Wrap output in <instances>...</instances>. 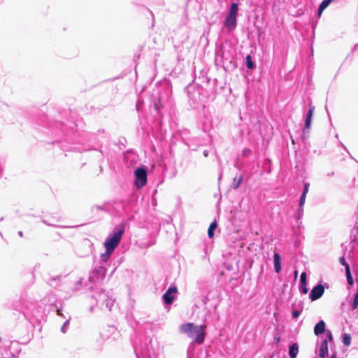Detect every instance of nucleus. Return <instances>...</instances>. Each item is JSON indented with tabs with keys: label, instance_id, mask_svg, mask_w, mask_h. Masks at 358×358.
<instances>
[{
	"label": "nucleus",
	"instance_id": "obj_1",
	"mask_svg": "<svg viewBox=\"0 0 358 358\" xmlns=\"http://www.w3.org/2000/svg\"><path fill=\"white\" fill-rule=\"evenodd\" d=\"M205 329L206 325H196L191 322L182 324L180 327V332L186 334L193 340L191 345H201L204 342L206 337Z\"/></svg>",
	"mask_w": 358,
	"mask_h": 358
},
{
	"label": "nucleus",
	"instance_id": "obj_2",
	"mask_svg": "<svg viewBox=\"0 0 358 358\" xmlns=\"http://www.w3.org/2000/svg\"><path fill=\"white\" fill-rule=\"evenodd\" d=\"M124 230L125 227L123 224H119L114 228L113 232L105 240L104 247L106 250L112 252L115 250L122 239Z\"/></svg>",
	"mask_w": 358,
	"mask_h": 358
},
{
	"label": "nucleus",
	"instance_id": "obj_3",
	"mask_svg": "<svg viewBox=\"0 0 358 358\" xmlns=\"http://www.w3.org/2000/svg\"><path fill=\"white\" fill-rule=\"evenodd\" d=\"M92 298L96 300L97 304L100 306L101 308L103 309L105 307L108 310H111L115 302V299L113 296L104 290H100L99 292H96L92 296Z\"/></svg>",
	"mask_w": 358,
	"mask_h": 358
},
{
	"label": "nucleus",
	"instance_id": "obj_4",
	"mask_svg": "<svg viewBox=\"0 0 358 358\" xmlns=\"http://www.w3.org/2000/svg\"><path fill=\"white\" fill-rule=\"evenodd\" d=\"M134 348L137 357H138V355L140 353L145 357L151 358L155 354L153 347L151 344V339L150 338H146L145 344L143 345L141 344L139 346L134 345Z\"/></svg>",
	"mask_w": 358,
	"mask_h": 358
},
{
	"label": "nucleus",
	"instance_id": "obj_5",
	"mask_svg": "<svg viewBox=\"0 0 358 358\" xmlns=\"http://www.w3.org/2000/svg\"><path fill=\"white\" fill-rule=\"evenodd\" d=\"M134 184L137 189H141L147 183V171L144 167L137 168L134 171Z\"/></svg>",
	"mask_w": 358,
	"mask_h": 358
},
{
	"label": "nucleus",
	"instance_id": "obj_6",
	"mask_svg": "<svg viewBox=\"0 0 358 358\" xmlns=\"http://www.w3.org/2000/svg\"><path fill=\"white\" fill-rule=\"evenodd\" d=\"M106 272L105 265H100L96 267L89 276V280L91 282L96 283L101 281L104 278Z\"/></svg>",
	"mask_w": 358,
	"mask_h": 358
},
{
	"label": "nucleus",
	"instance_id": "obj_7",
	"mask_svg": "<svg viewBox=\"0 0 358 358\" xmlns=\"http://www.w3.org/2000/svg\"><path fill=\"white\" fill-rule=\"evenodd\" d=\"M324 292V286L322 283H318L313 287L309 294V299L312 301H316L322 297Z\"/></svg>",
	"mask_w": 358,
	"mask_h": 358
},
{
	"label": "nucleus",
	"instance_id": "obj_8",
	"mask_svg": "<svg viewBox=\"0 0 358 358\" xmlns=\"http://www.w3.org/2000/svg\"><path fill=\"white\" fill-rule=\"evenodd\" d=\"M176 292L177 287L176 286L170 287L162 296L164 303L167 305L171 304L175 299L174 294Z\"/></svg>",
	"mask_w": 358,
	"mask_h": 358
},
{
	"label": "nucleus",
	"instance_id": "obj_9",
	"mask_svg": "<svg viewBox=\"0 0 358 358\" xmlns=\"http://www.w3.org/2000/svg\"><path fill=\"white\" fill-rule=\"evenodd\" d=\"M224 26L229 32L233 31L237 26V17L227 15L224 20Z\"/></svg>",
	"mask_w": 358,
	"mask_h": 358
},
{
	"label": "nucleus",
	"instance_id": "obj_10",
	"mask_svg": "<svg viewBox=\"0 0 358 358\" xmlns=\"http://www.w3.org/2000/svg\"><path fill=\"white\" fill-rule=\"evenodd\" d=\"M315 107L311 104L309 105L308 110L305 118V122L303 128V133L305 134L306 130H308L311 125L312 118L314 113Z\"/></svg>",
	"mask_w": 358,
	"mask_h": 358
},
{
	"label": "nucleus",
	"instance_id": "obj_11",
	"mask_svg": "<svg viewBox=\"0 0 358 358\" xmlns=\"http://www.w3.org/2000/svg\"><path fill=\"white\" fill-rule=\"evenodd\" d=\"M299 290L302 294H307L308 289L307 287V275L306 272H302L300 276Z\"/></svg>",
	"mask_w": 358,
	"mask_h": 358
},
{
	"label": "nucleus",
	"instance_id": "obj_12",
	"mask_svg": "<svg viewBox=\"0 0 358 358\" xmlns=\"http://www.w3.org/2000/svg\"><path fill=\"white\" fill-rule=\"evenodd\" d=\"M62 276L56 275V276H50L49 278L46 280L47 283L53 288H57L62 285Z\"/></svg>",
	"mask_w": 358,
	"mask_h": 358
},
{
	"label": "nucleus",
	"instance_id": "obj_13",
	"mask_svg": "<svg viewBox=\"0 0 358 358\" xmlns=\"http://www.w3.org/2000/svg\"><path fill=\"white\" fill-rule=\"evenodd\" d=\"M328 354V340L324 339L322 341L319 349V355L320 358H326Z\"/></svg>",
	"mask_w": 358,
	"mask_h": 358
},
{
	"label": "nucleus",
	"instance_id": "obj_14",
	"mask_svg": "<svg viewBox=\"0 0 358 358\" xmlns=\"http://www.w3.org/2000/svg\"><path fill=\"white\" fill-rule=\"evenodd\" d=\"M273 264H274L275 271L277 273H279L282 269V266H281V257H280V255L278 252H274Z\"/></svg>",
	"mask_w": 358,
	"mask_h": 358
},
{
	"label": "nucleus",
	"instance_id": "obj_15",
	"mask_svg": "<svg viewBox=\"0 0 358 358\" xmlns=\"http://www.w3.org/2000/svg\"><path fill=\"white\" fill-rule=\"evenodd\" d=\"M325 322L323 320H320L314 327V334L319 336L325 332Z\"/></svg>",
	"mask_w": 358,
	"mask_h": 358
},
{
	"label": "nucleus",
	"instance_id": "obj_16",
	"mask_svg": "<svg viewBox=\"0 0 358 358\" xmlns=\"http://www.w3.org/2000/svg\"><path fill=\"white\" fill-rule=\"evenodd\" d=\"M299 352V345L296 343L292 344L289 347V355L290 358H296Z\"/></svg>",
	"mask_w": 358,
	"mask_h": 358
},
{
	"label": "nucleus",
	"instance_id": "obj_17",
	"mask_svg": "<svg viewBox=\"0 0 358 358\" xmlns=\"http://www.w3.org/2000/svg\"><path fill=\"white\" fill-rule=\"evenodd\" d=\"M200 88L194 90L192 92H189V96L193 99L195 102L202 101V99L200 97Z\"/></svg>",
	"mask_w": 358,
	"mask_h": 358
},
{
	"label": "nucleus",
	"instance_id": "obj_18",
	"mask_svg": "<svg viewBox=\"0 0 358 358\" xmlns=\"http://www.w3.org/2000/svg\"><path fill=\"white\" fill-rule=\"evenodd\" d=\"M238 12V3L235 2L231 3L227 15L237 17Z\"/></svg>",
	"mask_w": 358,
	"mask_h": 358
},
{
	"label": "nucleus",
	"instance_id": "obj_19",
	"mask_svg": "<svg viewBox=\"0 0 358 358\" xmlns=\"http://www.w3.org/2000/svg\"><path fill=\"white\" fill-rule=\"evenodd\" d=\"M112 253V251H108L107 250H106L105 253L101 255V265H106L107 264Z\"/></svg>",
	"mask_w": 358,
	"mask_h": 358
},
{
	"label": "nucleus",
	"instance_id": "obj_20",
	"mask_svg": "<svg viewBox=\"0 0 358 358\" xmlns=\"http://www.w3.org/2000/svg\"><path fill=\"white\" fill-rule=\"evenodd\" d=\"M217 227V224L215 221L213 222L208 229V236L209 238H212L214 236V231Z\"/></svg>",
	"mask_w": 358,
	"mask_h": 358
},
{
	"label": "nucleus",
	"instance_id": "obj_21",
	"mask_svg": "<svg viewBox=\"0 0 358 358\" xmlns=\"http://www.w3.org/2000/svg\"><path fill=\"white\" fill-rule=\"evenodd\" d=\"M243 180V175H241L238 179L236 178H235L234 179L233 182L231 183V187L234 189H238L239 187V186L241 185Z\"/></svg>",
	"mask_w": 358,
	"mask_h": 358
},
{
	"label": "nucleus",
	"instance_id": "obj_22",
	"mask_svg": "<svg viewBox=\"0 0 358 358\" xmlns=\"http://www.w3.org/2000/svg\"><path fill=\"white\" fill-rule=\"evenodd\" d=\"M246 61H245V64H246V66L248 69H254L256 66L255 62L252 61V57L248 55L246 56V58H245Z\"/></svg>",
	"mask_w": 358,
	"mask_h": 358
},
{
	"label": "nucleus",
	"instance_id": "obj_23",
	"mask_svg": "<svg viewBox=\"0 0 358 358\" xmlns=\"http://www.w3.org/2000/svg\"><path fill=\"white\" fill-rule=\"evenodd\" d=\"M343 343L345 346H349L351 343V336L348 334H344L342 339Z\"/></svg>",
	"mask_w": 358,
	"mask_h": 358
},
{
	"label": "nucleus",
	"instance_id": "obj_24",
	"mask_svg": "<svg viewBox=\"0 0 358 358\" xmlns=\"http://www.w3.org/2000/svg\"><path fill=\"white\" fill-rule=\"evenodd\" d=\"M47 298H48L47 303L50 306L53 305L57 301L56 296L52 293L50 294Z\"/></svg>",
	"mask_w": 358,
	"mask_h": 358
},
{
	"label": "nucleus",
	"instance_id": "obj_25",
	"mask_svg": "<svg viewBox=\"0 0 358 358\" xmlns=\"http://www.w3.org/2000/svg\"><path fill=\"white\" fill-rule=\"evenodd\" d=\"M346 273V278H347V282L348 285H352L354 283L353 278L351 275L350 270L347 269V271H345Z\"/></svg>",
	"mask_w": 358,
	"mask_h": 358
},
{
	"label": "nucleus",
	"instance_id": "obj_26",
	"mask_svg": "<svg viewBox=\"0 0 358 358\" xmlns=\"http://www.w3.org/2000/svg\"><path fill=\"white\" fill-rule=\"evenodd\" d=\"M339 262L341 265L345 266V271H347V269L350 270V265L345 261V257H340Z\"/></svg>",
	"mask_w": 358,
	"mask_h": 358
},
{
	"label": "nucleus",
	"instance_id": "obj_27",
	"mask_svg": "<svg viewBox=\"0 0 358 358\" xmlns=\"http://www.w3.org/2000/svg\"><path fill=\"white\" fill-rule=\"evenodd\" d=\"M303 215V206L300 207V206H299V209H298V211L296 213L297 220L299 221L302 218Z\"/></svg>",
	"mask_w": 358,
	"mask_h": 358
},
{
	"label": "nucleus",
	"instance_id": "obj_28",
	"mask_svg": "<svg viewBox=\"0 0 358 358\" xmlns=\"http://www.w3.org/2000/svg\"><path fill=\"white\" fill-rule=\"evenodd\" d=\"M69 320H67L62 325V327H61V331L62 333H66L67 329H68V327H69Z\"/></svg>",
	"mask_w": 358,
	"mask_h": 358
},
{
	"label": "nucleus",
	"instance_id": "obj_29",
	"mask_svg": "<svg viewBox=\"0 0 358 358\" xmlns=\"http://www.w3.org/2000/svg\"><path fill=\"white\" fill-rule=\"evenodd\" d=\"M306 194H301V196L299 199V206H300V207L303 206V205L305 203V201H306Z\"/></svg>",
	"mask_w": 358,
	"mask_h": 358
},
{
	"label": "nucleus",
	"instance_id": "obj_30",
	"mask_svg": "<svg viewBox=\"0 0 358 358\" xmlns=\"http://www.w3.org/2000/svg\"><path fill=\"white\" fill-rule=\"evenodd\" d=\"M252 153V150L249 148H245L242 152V155L243 157H249Z\"/></svg>",
	"mask_w": 358,
	"mask_h": 358
},
{
	"label": "nucleus",
	"instance_id": "obj_31",
	"mask_svg": "<svg viewBox=\"0 0 358 358\" xmlns=\"http://www.w3.org/2000/svg\"><path fill=\"white\" fill-rule=\"evenodd\" d=\"M327 338L328 342H331L333 341V335L331 331L328 330L326 333Z\"/></svg>",
	"mask_w": 358,
	"mask_h": 358
},
{
	"label": "nucleus",
	"instance_id": "obj_32",
	"mask_svg": "<svg viewBox=\"0 0 358 358\" xmlns=\"http://www.w3.org/2000/svg\"><path fill=\"white\" fill-rule=\"evenodd\" d=\"M309 186H310L309 183L306 182L304 184V187H303V192L301 194L306 195L309 190Z\"/></svg>",
	"mask_w": 358,
	"mask_h": 358
},
{
	"label": "nucleus",
	"instance_id": "obj_33",
	"mask_svg": "<svg viewBox=\"0 0 358 358\" xmlns=\"http://www.w3.org/2000/svg\"><path fill=\"white\" fill-rule=\"evenodd\" d=\"M301 314V311L298 310H294L292 313L293 318H297Z\"/></svg>",
	"mask_w": 358,
	"mask_h": 358
},
{
	"label": "nucleus",
	"instance_id": "obj_34",
	"mask_svg": "<svg viewBox=\"0 0 358 358\" xmlns=\"http://www.w3.org/2000/svg\"><path fill=\"white\" fill-rule=\"evenodd\" d=\"M351 306L352 310L356 309L358 306V299H353V301Z\"/></svg>",
	"mask_w": 358,
	"mask_h": 358
},
{
	"label": "nucleus",
	"instance_id": "obj_35",
	"mask_svg": "<svg viewBox=\"0 0 358 358\" xmlns=\"http://www.w3.org/2000/svg\"><path fill=\"white\" fill-rule=\"evenodd\" d=\"M324 8H322V7H320L319 6L318 10H317V15H318L319 17L322 15V13L324 11Z\"/></svg>",
	"mask_w": 358,
	"mask_h": 358
},
{
	"label": "nucleus",
	"instance_id": "obj_36",
	"mask_svg": "<svg viewBox=\"0 0 358 358\" xmlns=\"http://www.w3.org/2000/svg\"><path fill=\"white\" fill-rule=\"evenodd\" d=\"M141 105V101L140 100H138L137 102H136V110L138 111L140 110Z\"/></svg>",
	"mask_w": 358,
	"mask_h": 358
},
{
	"label": "nucleus",
	"instance_id": "obj_37",
	"mask_svg": "<svg viewBox=\"0 0 358 358\" xmlns=\"http://www.w3.org/2000/svg\"><path fill=\"white\" fill-rule=\"evenodd\" d=\"M42 222L45 224L46 225H48V226H55V224H54L53 223H50V222H48L47 220H43Z\"/></svg>",
	"mask_w": 358,
	"mask_h": 358
},
{
	"label": "nucleus",
	"instance_id": "obj_38",
	"mask_svg": "<svg viewBox=\"0 0 358 358\" xmlns=\"http://www.w3.org/2000/svg\"><path fill=\"white\" fill-rule=\"evenodd\" d=\"M339 143H340V145L343 147V149H344V150H345L348 154H350V152H349V151H348V148L345 146V145H344L342 142H340Z\"/></svg>",
	"mask_w": 358,
	"mask_h": 358
},
{
	"label": "nucleus",
	"instance_id": "obj_39",
	"mask_svg": "<svg viewBox=\"0 0 358 358\" xmlns=\"http://www.w3.org/2000/svg\"><path fill=\"white\" fill-rule=\"evenodd\" d=\"M155 110H156L157 113H159V107L158 103H155Z\"/></svg>",
	"mask_w": 358,
	"mask_h": 358
},
{
	"label": "nucleus",
	"instance_id": "obj_40",
	"mask_svg": "<svg viewBox=\"0 0 358 358\" xmlns=\"http://www.w3.org/2000/svg\"><path fill=\"white\" fill-rule=\"evenodd\" d=\"M94 208H96L97 210H102L103 209V208L101 206H95L93 207V209Z\"/></svg>",
	"mask_w": 358,
	"mask_h": 358
},
{
	"label": "nucleus",
	"instance_id": "obj_41",
	"mask_svg": "<svg viewBox=\"0 0 358 358\" xmlns=\"http://www.w3.org/2000/svg\"><path fill=\"white\" fill-rule=\"evenodd\" d=\"M208 150H204L203 151V156L204 157H208Z\"/></svg>",
	"mask_w": 358,
	"mask_h": 358
},
{
	"label": "nucleus",
	"instance_id": "obj_42",
	"mask_svg": "<svg viewBox=\"0 0 358 358\" xmlns=\"http://www.w3.org/2000/svg\"><path fill=\"white\" fill-rule=\"evenodd\" d=\"M298 275V271L296 270L294 271V279L296 280L297 278Z\"/></svg>",
	"mask_w": 358,
	"mask_h": 358
},
{
	"label": "nucleus",
	"instance_id": "obj_43",
	"mask_svg": "<svg viewBox=\"0 0 358 358\" xmlns=\"http://www.w3.org/2000/svg\"><path fill=\"white\" fill-rule=\"evenodd\" d=\"M18 235H19L20 237H22V236H23V232H22V231H18Z\"/></svg>",
	"mask_w": 358,
	"mask_h": 358
},
{
	"label": "nucleus",
	"instance_id": "obj_44",
	"mask_svg": "<svg viewBox=\"0 0 358 358\" xmlns=\"http://www.w3.org/2000/svg\"><path fill=\"white\" fill-rule=\"evenodd\" d=\"M354 299H358V289H357V293L355 294Z\"/></svg>",
	"mask_w": 358,
	"mask_h": 358
},
{
	"label": "nucleus",
	"instance_id": "obj_45",
	"mask_svg": "<svg viewBox=\"0 0 358 358\" xmlns=\"http://www.w3.org/2000/svg\"><path fill=\"white\" fill-rule=\"evenodd\" d=\"M331 358H337L336 354L334 353L331 355Z\"/></svg>",
	"mask_w": 358,
	"mask_h": 358
},
{
	"label": "nucleus",
	"instance_id": "obj_46",
	"mask_svg": "<svg viewBox=\"0 0 358 358\" xmlns=\"http://www.w3.org/2000/svg\"><path fill=\"white\" fill-rule=\"evenodd\" d=\"M334 172H331V173H329L327 175L328 176H334Z\"/></svg>",
	"mask_w": 358,
	"mask_h": 358
},
{
	"label": "nucleus",
	"instance_id": "obj_47",
	"mask_svg": "<svg viewBox=\"0 0 358 358\" xmlns=\"http://www.w3.org/2000/svg\"><path fill=\"white\" fill-rule=\"evenodd\" d=\"M57 315H62L61 310H57Z\"/></svg>",
	"mask_w": 358,
	"mask_h": 358
},
{
	"label": "nucleus",
	"instance_id": "obj_48",
	"mask_svg": "<svg viewBox=\"0 0 358 358\" xmlns=\"http://www.w3.org/2000/svg\"><path fill=\"white\" fill-rule=\"evenodd\" d=\"M10 358H18V357L17 356H15V355L12 354Z\"/></svg>",
	"mask_w": 358,
	"mask_h": 358
},
{
	"label": "nucleus",
	"instance_id": "obj_49",
	"mask_svg": "<svg viewBox=\"0 0 358 358\" xmlns=\"http://www.w3.org/2000/svg\"><path fill=\"white\" fill-rule=\"evenodd\" d=\"M302 224V222L299 220V225H298V227L299 228L301 227V224Z\"/></svg>",
	"mask_w": 358,
	"mask_h": 358
},
{
	"label": "nucleus",
	"instance_id": "obj_50",
	"mask_svg": "<svg viewBox=\"0 0 358 358\" xmlns=\"http://www.w3.org/2000/svg\"><path fill=\"white\" fill-rule=\"evenodd\" d=\"M266 161L269 164L271 163V160L269 159H266Z\"/></svg>",
	"mask_w": 358,
	"mask_h": 358
},
{
	"label": "nucleus",
	"instance_id": "obj_51",
	"mask_svg": "<svg viewBox=\"0 0 358 358\" xmlns=\"http://www.w3.org/2000/svg\"><path fill=\"white\" fill-rule=\"evenodd\" d=\"M207 300H208V297H206V298H205V300H204V303H205V304L206 303V301H207Z\"/></svg>",
	"mask_w": 358,
	"mask_h": 358
},
{
	"label": "nucleus",
	"instance_id": "obj_52",
	"mask_svg": "<svg viewBox=\"0 0 358 358\" xmlns=\"http://www.w3.org/2000/svg\"><path fill=\"white\" fill-rule=\"evenodd\" d=\"M24 315H29V309H27V313Z\"/></svg>",
	"mask_w": 358,
	"mask_h": 358
},
{
	"label": "nucleus",
	"instance_id": "obj_53",
	"mask_svg": "<svg viewBox=\"0 0 358 358\" xmlns=\"http://www.w3.org/2000/svg\"><path fill=\"white\" fill-rule=\"evenodd\" d=\"M90 311H93V306H91Z\"/></svg>",
	"mask_w": 358,
	"mask_h": 358
},
{
	"label": "nucleus",
	"instance_id": "obj_54",
	"mask_svg": "<svg viewBox=\"0 0 358 358\" xmlns=\"http://www.w3.org/2000/svg\"><path fill=\"white\" fill-rule=\"evenodd\" d=\"M31 313L32 314V316H33V317H35V314H34V313Z\"/></svg>",
	"mask_w": 358,
	"mask_h": 358
}]
</instances>
